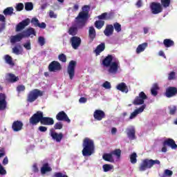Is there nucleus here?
<instances>
[{
  "label": "nucleus",
  "instance_id": "obj_27",
  "mask_svg": "<svg viewBox=\"0 0 177 177\" xmlns=\"http://www.w3.org/2000/svg\"><path fill=\"white\" fill-rule=\"evenodd\" d=\"M12 53L15 55H21L23 52V47H21V44H17L12 49Z\"/></svg>",
  "mask_w": 177,
  "mask_h": 177
},
{
  "label": "nucleus",
  "instance_id": "obj_52",
  "mask_svg": "<svg viewBox=\"0 0 177 177\" xmlns=\"http://www.w3.org/2000/svg\"><path fill=\"white\" fill-rule=\"evenodd\" d=\"M102 86L105 89H111V84H110V82L107 81L103 83Z\"/></svg>",
  "mask_w": 177,
  "mask_h": 177
},
{
  "label": "nucleus",
  "instance_id": "obj_16",
  "mask_svg": "<svg viewBox=\"0 0 177 177\" xmlns=\"http://www.w3.org/2000/svg\"><path fill=\"white\" fill-rule=\"evenodd\" d=\"M30 21H31L30 20V19L27 18L19 22L16 26L17 32H19V31H21V30H24V28H26V27H27V26L30 24Z\"/></svg>",
  "mask_w": 177,
  "mask_h": 177
},
{
  "label": "nucleus",
  "instance_id": "obj_43",
  "mask_svg": "<svg viewBox=\"0 0 177 177\" xmlns=\"http://www.w3.org/2000/svg\"><path fill=\"white\" fill-rule=\"evenodd\" d=\"M160 5H162L163 8H169V5H171V0H160Z\"/></svg>",
  "mask_w": 177,
  "mask_h": 177
},
{
  "label": "nucleus",
  "instance_id": "obj_6",
  "mask_svg": "<svg viewBox=\"0 0 177 177\" xmlns=\"http://www.w3.org/2000/svg\"><path fill=\"white\" fill-rule=\"evenodd\" d=\"M41 96H44V91L38 88H35L29 92L26 101L28 103H33L38 97H41Z\"/></svg>",
  "mask_w": 177,
  "mask_h": 177
},
{
  "label": "nucleus",
  "instance_id": "obj_17",
  "mask_svg": "<svg viewBox=\"0 0 177 177\" xmlns=\"http://www.w3.org/2000/svg\"><path fill=\"white\" fill-rule=\"evenodd\" d=\"M114 18V13L113 12H103L100 15L97 16L99 20H111Z\"/></svg>",
  "mask_w": 177,
  "mask_h": 177
},
{
  "label": "nucleus",
  "instance_id": "obj_10",
  "mask_svg": "<svg viewBox=\"0 0 177 177\" xmlns=\"http://www.w3.org/2000/svg\"><path fill=\"white\" fill-rule=\"evenodd\" d=\"M48 70L50 73H56V71H60L62 70V64L57 61H53L48 65Z\"/></svg>",
  "mask_w": 177,
  "mask_h": 177
},
{
  "label": "nucleus",
  "instance_id": "obj_57",
  "mask_svg": "<svg viewBox=\"0 0 177 177\" xmlns=\"http://www.w3.org/2000/svg\"><path fill=\"white\" fill-rule=\"evenodd\" d=\"M38 131H39V132H46V131H48V127L45 126H40L38 127Z\"/></svg>",
  "mask_w": 177,
  "mask_h": 177
},
{
  "label": "nucleus",
  "instance_id": "obj_14",
  "mask_svg": "<svg viewBox=\"0 0 177 177\" xmlns=\"http://www.w3.org/2000/svg\"><path fill=\"white\" fill-rule=\"evenodd\" d=\"M177 95V88L175 86H169L166 88V91L165 93V95L166 97H174V96H176Z\"/></svg>",
  "mask_w": 177,
  "mask_h": 177
},
{
  "label": "nucleus",
  "instance_id": "obj_13",
  "mask_svg": "<svg viewBox=\"0 0 177 177\" xmlns=\"http://www.w3.org/2000/svg\"><path fill=\"white\" fill-rule=\"evenodd\" d=\"M50 136L52 137L53 140H55L57 143H60L64 136L63 133H56L53 129L50 130Z\"/></svg>",
  "mask_w": 177,
  "mask_h": 177
},
{
  "label": "nucleus",
  "instance_id": "obj_9",
  "mask_svg": "<svg viewBox=\"0 0 177 177\" xmlns=\"http://www.w3.org/2000/svg\"><path fill=\"white\" fill-rule=\"evenodd\" d=\"M146 99H147V95L146 93H145V92L141 91L138 94V96L136 97L133 101V104H134V106H140V104H144Z\"/></svg>",
  "mask_w": 177,
  "mask_h": 177
},
{
  "label": "nucleus",
  "instance_id": "obj_56",
  "mask_svg": "<svg viewBox=\"0 0 177 177\" xmlns=\"http://www.w3.org/2000/svg\"><path fill=\"white\" fill-rule=\"evenodd\" d=\"M24 47L27 50H30V49H31V42H30V41L26 42V44H24Z\"/></svg>",
  "mask_w": 177,
  "mask_h": 177
},
{
  "label": "nucleus",
  "instance_id": "obj_44",
  "mask_svg": "<svg viewBox=\"0 0 177 177\" xmlns=\"http://www.w3.org/2000/svg\"><path fill=\"white\" fill-rule=\"evenodd\" d=\"M25 9L30 12V10H32L34 9V5L31 2H27L25 3Z\"/></svg>",
  "mask_w": 177,
  "mask_h": 177
},
{
  "label": "nucleus",
  "instance_id": "obj_15",
  "mask_svg": "<svg viewBox=\"0 0 177 177\" xmlns=\"http://www.w3.org/2000/svg\"><path fill=\"white\" fill-rule=\"evenodd\" d=\"M93 118L95 121H102V120L106 118V113L100 109H97L93 113Z\"/></svg>",
  "mask_w": 177,
  "mask_h": 177
},
{
  "label": "nucleus",
  "instance_id": "obj_60",
  "mask_svg": "<svg viewBox=\"0 0 177 177\" xmlns=\"http://www.w3.org/2000/svg\"><path fill=\"white\" fill-rule=\"evenodd\" d=\"M174 172L169 169L165 170V175H166V176H172Z\"/></svg>",
  "mask_w": 177,
  "mask_h": 177
},
{
  "label": "nucleus",
  "instance_id": "obj_51",
  "mask_svg": "<svg viewBox=\"0 0 177 177\" xmlns=\"http://www.w3.org/2000/svg\"><path fill=\"white\" fill-rule=\"evenodd\" d=\"M17 91L20 93V92H24L26 91V86L24 85H19L17 87Z\"/></svg>",
  "mask_w": 177,
  "mask_h": 177
},
{
  "label": "nucleus",
  "instance_id": "obj_18",
  "mask_svg": "<svg viewBox=\"0 0 177 177\" xmlns=\"http://www.w3.org/2000/svg\"><path fill=\"white\" fill-rule=\"evenodd\" d=\"M163 146H168L169 147H171V149H173L174 150H176L177 149V145L175 142V140L172 138H167L163 142Z\"/></svg>",
  "mask_w": 177,
  "mask_h": 177
},
{
  "label": "nucleus",
  "instance_id": "obj_11",
  "mask_svg": "<svg viewBox=\"0 0 177 177\" xmlns=\"http://www.w3.org/2000/svg\"><path fill=\"white\" fill-rule=\"evenodd\" d=\"M81 37L78 36H73L70 39V43L73 49H78L81 46Z\"/></svg>",
  "mask_w": 177,
  "mask_h": 177
},
{
  "label": "nucleus",
  "instance_id": "obj_20",
  "mask_svg": "<svg viewBox=\"0 0 177 177\" xmlns=\"http://www.w3.org/2000/svg\"><path fill=\"white\" fill-rule=\"evenodd\" d=\"M23 123L20 120H16L12 123V128L14 132H19L23 129Z\"/></svg>",
  "mask_w": 177,
  "mask_h": 177
},
{
  "label": "nucleus",
  "instance_id": "obj_47",
  "mask_svg": "<svg viewBox=\"0 0 177 177\" xmlns=\"http://www.w3.org/2000/svg\"><path fill=\"white\" fill-rule=\"evenodd\" d=\"M15 9L17 10V12H21V10H23V9H24V4H23L22 3H19L17 4Z\"/></svg>",
  "mask_w": 177,
  "mask_h": 177
},
{
  "label": "nucleus",
  "instance_id": "obj_12",
  "mask_svg": "<svg viewBox=\"0 0 177 177\" xmlns=\"http://www.w3.org/2000/svg\"><path fill=\"white\" fill-rule=\"evenodd\" d=\"M56 120L57 121H64V122H68V124H70L71 122V120L68 118V115H67V113L64 112V111H59L55 116Z\"/></svg>",
  "mask_w": 177,
  "mask_h": 177
},
{
  "label": "nucleus",
  "instance_id": "obj_32",
  "mask_svg": "<svg viewBox=\"0 0 177 177\" xmlns=\"http://www.w3.org/2000/svg\"><path fill=\"white\" fill-rule=\"evenodd\" d=\"M103 160L104 161H108L109 162H114V158H113V153H104L102 156Z\"/></svg>",
  "mask_w": 177,
  "mask_h": 177
},
{
  "label": "nucleus",
  "instance_id": "obj_39",
  "mask_svg": "<svg viewBox=\"0 0 177 177\" xmlns=\"http://www.w3.org/2000/svg\"><path fill=\"white\" fill-rule=\"evenodd\" d=\"M168 109H169V114H170V115H175V114H176V111H177L176 106L172 105V106H168Z\"/></svg>",
  "mask_w": 177,
  "mask_h": 177
},
{
  "label": "nucleus",
  "instance_id": "obj_41",
  "mask_svg": "<svg viewBox=\"0 0 177 177\" xmlns=\"http://www.w3.org/2000/svg\"><path fill=\"white\" fill-rule=\"evenodd\" d=\"M111 153H112V156H115L118 160H120V158H121V149H116L112 151Z\"/></svg>",
  "mask_w": 177,
  "mask_h": 177
},
{
  "label": "nucleus",
  "instance_id": "obj_30",
  "mask_svg": "<svg viewBox=\"0 0 177 177\" xmlns=\"http://www.w3.org/2000/svg\"><path fill=\"white\" fill-rule=\"evenodd\" d=\"M88 37L90 38L91 41H93L95 38H96V30L93 26H90L88 30Z\"/></svg>",
  "mask_w": 177,
  "mask_h": 177
},
{
  "label": "nucleus",
  "instance_id": "obj_38",
  "mask_svg": "<svg viewBox=\"0 0 177 177\" xmlns=\"http://www.w3.org/2000/svg\"><path fill=\"white\" fill-rule=\"evenodd\" d=\"M138 154H136V152H133L130 155V162L131 164H136L138 162Z\"/></svg>",
  "mask_w": 177,
  "mask_h": 177
},
{
  "label": "nucleus",
  "instance_id": "obj_22",
  "mask_svg": "<svg viewBox=\"0 0 177 177\" xmlns=\"http://www.w3.org/2000/svg\"><path fill=\"white\" fill-rule=\"evenodd\" d=\"M145 109H146V104H143L140 108L136 109L133 113H131L129 119L133 120V118H135L138 114H140V113H143V111H145Z\"/></svg>",
  "mask_w": 177,
  "mask_h": 177
},
{
  "label": "nucleus",
  "instance_id": "obj_64",
  "mask_svg": "<svg viewBox=\"0 0 177 177\" xmlns=\"http://www.w3.org/2000/svg\"><path fill=\"white\" fill-rule=\"evenodd\" d=\"M5 28H6L5 23L1 24V26H0V32H2V31H3V30H5Z\"/></svg>",
  "mask_w": 177,
  "mask_h": 177
},
{
  "label": "nucleus",
  "instance_id": "obj_33",
  "mask_svg": "<svg viewBox=\"0 0 177 177\" xmlns=\"http://www.w3.org/2000/svg\"><path fill=\"white\" fill-rule=\"evenodd\" d=\"M8 77L7 78V81L8 82H17V81H19V77H16V75H15V74L13 73H8Z\"/></svg>",
  "mask_w": 177,
  "mask_h": 177
},
{
  "label": "nucleus",
  "instance_id": "obj_1",
  "mask_svg": "<svg viewBox=\"0 0 177 177\" xmlns=\"http://www.w3.org/2000/svg\"><path fill=\"white\" fill-rule=\"evenodd\" d=\"M91 10V6L84 5L82 7L78 15L75 18V23L76 26H71L69 28L68 34L75 37L78 34V28H84L86 26L88 20H89V12Z\"/></svg>",
  "mask_w": 177,
  "mask_h": 177
},
{
  "label": "nucleus",
  "instance_id": "obj_5",
  "mask_svg": "<svg viewBox=\"0 0 177 177\" xmlns=\"http://www.w3.org/2000/svg\"><path fill=\"white\" fill-rule=\"evenodd\" d=\"M160 164H161V162H160L158 160L146 158L142 161L138 169L140 172H143L146 171V169H151V168H153V166L156 165H160Z\"/></svg>",
  "mask_w": 177,
  "mask_h": 177
},
{
  "label": "nucleus",
  "instance_id": "obj_28",
  "mask_svg": "<svg viewBox=\"0 0 177 177\" xmlns=\"http://www.w3.org/2000/svg\"><path fill=\"white\" fill-rule=\"evenodd\" d=\"M104 49H106V44L104 43H101L94 50L95 55L99 56V55H100V53H102Z\"/></svg>",
  "mask_w": 177,
  "mask_h": 177
},
{
  "label": "nucleus",
  "instance_id": "obj_61",
  "mask_svg": "<svg viewBox=\"0 0 177 177\" xmlns=\"http://www.w3.org/2000/svg\"><path fill=\"white\" fill-rule=\"evenodd\" d=\"M136 6H137V8H142V6H143V2L142 1V0H138Z\"/></svg>",
  "mask_w": 177,
  "mask_h": 177
},
{
  "label": "nucleus",
  "instance_id": "obj_40",
  "mask_svg": "<svg viewBox=\"0 0 177 177\" xmlns=\"http://www.w3.org/2000/svg\"><path fill=\"white\" fill-rule=\"evenodd\" d=\"M103 26H104V21L99 19L95 22V27H96L97 30H101V28H103Z\"/></svg>",
  "mask_w": 177,
  "mask_h": 177
},
{
  "label": "nucleus",
  "instance_id": "obj_50",
  "mask_svg": "<svg viewBox=\"0 0 177 177\" xmlns=\"http://www.w3.org/2000/svg\"><path fill=\"white\" fill-rule=\"evenodd\" d=\"M30 21H31L32 24H33V26H35V27H38V25L39 24V20H38V19H37L35 17L32 18Z\"/></svg>",
  "mask_w": 177,
  "mask_h": 177
},
{
  "label": "nucleus",
  "instance_id": "obj_42",
  "mask_svg": "<svg viewBox=\"0 0 177 177\" xmlns=\"http://www.w3.org/2000/svg\"><path fill=\"white\" fill-rule=\"evenodd\" d=\"M104 169V172H109V171H111V169H114V166L113 165L105 164L102 166Z\"/></svg>",
  "mask_w": 177,
  "mask_h": 177
},
{
  "label": "nucleus",
  "instance_id": "obj_34",
  "mask_svg": "<svg viewBox=\"0 0 177 177\" xmlns=\"http://www.w3.org/2000/svg\"><path fill=\"white\" fill-rule=\"evenodd\" d=\"M147 48V43H143L142 44L138 45L136 48V53L139 55V53H142V52H145V49Z\"/></svg>",
  "mask_w": 177,
  "mask_h": 177
},
{
  "label": "nucleus",
  "instance_id": "obj_19",
  "mask_svg": "<svg viewBox=\"0 0 177 177\" xmlns=\"http://www.w3.org/2000/svg\"><path fill=\"white\" fill-rule=\"evenodd\" d=\"M6 95L3 93H0V111H3L6 109Z\"/></svg>",
  "mask_w": 177,
  "mask_h": 177
},
{
  "label": "nucleus",
  "instance_id": "obj_25",
  "mask_svg": "<svg viewBox=\"0 0 177 177\" xmlns=\"http://www.w3.org/2000/svg\"><path fill=\"white\" fill-rule=\"evenodd\" d=\"M116 89H118V91H120V92H123L124 93H128V92H129L128 86H127V84L124 82L118 84L116 86Z\"/></svg>",
  "mask_w": 177,
  "mask_h": 177
},
{
  "label": "nucleus",
  "instance_id": "obj_36",
  "mask_svg": "<svg viewBox=\"0 0 177 177\" xmlns=\"http://www.w3.org/2000/svg\"><path fill=\"white\" fill-rule=\"evenodd\" d=\"M4 60L7 64H9L10 66H15V62H13V58L10 57L9 55H6L4 56Z\"/></svg>",
  "mask_w": 177,
  "mask_h": 177
},
{
  "label": "nucleus",
  "instance_id": "obj_63",
  "mask_svg": "<svg viewBox=\"0 0 177 177\" xmlns=\"http://www.w3.org/2000/svg\"><path fill=\"white\" fill-rule=\"evenodd\" d=\"M87 100L86 97H82L80 98L79 102L80 103H86Z\"/></svg>",
  "mask_w": 177,
  "mask_h": 177
},
{
  "label": "nucleus",
  "instance_id": "obj_4",
  "mask_svg": "<svg viewBox=\"0 0 177 177\" xmlns=\"http://www.w3.org/2000/svg\"><path fill=\"white\" fill-rule=\"evenodd\" d=\"M83 149L82 151L84 157H88L93 154L95 151V144L93 141L88 138H85L83 140Z\"/></svg>",
  "mask_w": 177,
  "mask_h": 177
},
{
  "label": "nucleus",
  "instance_id": "obj_55",
  "mask_svg": "<svg viewBox=\"0 0 177 177\" xmlns=\"http://www.w3.org/2000/svg\"><path fill=\"white\" fill-rule=\"evenodd\" d=\"M168 80L169 81H172V80H175V72L172 71L169 73Z\"/></svg>",
  "mask_w": 177,
  "mask_h": 177
},
{
  "label": "nucleus",
  "instance_id": "obj_53",
  "mask_svg": "<svg viewBox=\"0 0 177 177\" xmlns=\"http://www.w3.org/2000/svg\"><path fill=\"white\" fill-rule=\"evenodd\" d=\"M53 177H68V176L64 174L62 172H55L54 173Z\"/></svg>",
  "mask_w": 177,
  "mask_h": 177
},
{
  "label": "nucleus",
  "instance_id": "obj_35",
  "mask_svg": "<svg viewBox=\"0 0 177 177\" xmlns=\"http://www.w3.org/2000/svg\"><path fill=\"white\" fill-rule=\"evenodd\" d=\"M163 44L165 48H171V46H174L175 45V42L174 41V40H171L170 39H165L163 41Z\"/></svg>",
  "mask_w": 177,
  "mask_h": 177
},
{
  "label": "nucleus",
  "instance_id": "obj_21",
  "mask_svg": "<svg viewBox=\"0 0 177 177\" xmlns=\"http://www.w3.org/2000/svg\"><path fill=\"white\" fill-rule=\"evenodd\" d=\"M23 38H24L23 33H19L16 35L11 36L10 38V42L12 44H16V42H20Z\"/></svg>",
  "mask_w": 177,
  "mask_h": 177
},
{
  "label": "nucleus",
  "instance_id": "obj_62",
  "mask_svg": "<svg viewBox=\"0 0 177 177\" xmlns=\"http://www.w3.org/2000/svg\"><path fill=\"white\" fill-rule=\"evenodd\" d=\"M37 27H39V28H46V24H45V22H42L41 24L39 23Z\"/></svg>",
  "mask_w": 177,
  "mask_h": 177
},
{
  "label": "nucleus",
  "instance_id": "obj_24",
  "mask_svg": "<svg viewBox=\"0 0 177 177\" xmlns=\"http://www.w3.org/2000/svg\"><path fill=\"white\" fill-rule=\"evenodd\" d=\"M113 33H114V26L111 24L106 25L104 30V35H106V37H110L111 35H113Z\"/></svg>",
  "mask_w": 177,
  "mask_h": 177
},
{
  "label": "nucleus",
  "instance_id": "obj_23",
  "mask_svg": "<svg viewBox=\"0 0 177 177\" xmlns=\"http://www.w3.org/2000/svg\"><path fill=\"white\" fill-rule=\"evenodd\" d=\"M40 172L41 175H45L48 172H52V167L49 165V163L46 162L43 164L42 167L40 169Z\"/></svg>",
  "mask_w": 177,
  "mask_h": 177
},
{
  "label": "nucleus",
  "instance_id": "obj_49",
  "mask_svg": "<svg viewBox=\"0 0 177 177\" xmlns=\"http://www.w3.org/2000/svg\"><path fill=\"white\" fill-rule=\"evenodd\" d=\"M38 44H39L40 46H44L45 45V38L44 37H38Z\"/></svg>",
  "mask_w": 177,
  "mask_h": 177
},
{
  "label": "nucleus",
  "instance_id": "obj_45",
  "mask_svg": "<svg viewBox=\"0 0 177 177\" xmlns=\"http://www.w3.org/2000/svg\"><path fill=\"white\" fill-rule=\"evenodd\" d=\"M58 59L59 62H62V63H66V62H67V57L64 53L59 54L58 55Z\"/></svg>",
  "mask_w": 177,
  "mask_h": 177
},
{
  "label": "nucleus",
  "instance_id": "obj_54",
  "mask_svg": "<svg viewBox=\"0 0 177 177\" xmlns=\"http://www.w3.org/2000/svg\"><path fill=\"white\" fill-rule=\"evenodd\" d=\"M49 17H50V19H57V15L55 13V12L50 10L49 11Z\"/></svg>",
  "mask_w": 177,
  "mask_h": 177
},
{
  "label": "nucleus",
  "instance_id": "obj_7",
  "mask_svg": "<svg viewBox=\"0 0 177 177\" xmlns=\"http://www.w3.org/2000/svg\"><path fill=\"white\" fill-rule=\"evenodd\" d=\"M162 7V5L158 2H152L149 5L152 15H158L159 13H161L163 10Z\"/></svg>",
  "mask_w": 177,
  "mask_h": 177
},
{
  "label": "nucleus",
  "instance_id": "obj_37",
  "mask_svg": "<svg viewBox=\"0 0 177 177\" xmlns=\"http://www.w3.org/2000/svg\"><path fill=\"white\" fill-rule=\"evenodd\" d=\"M13 10V7H8L3 11V13L5 16H12Z\"/></svg>",
  "mask_w": 177,
  "mask_h": 177
},
{
  "label": "nucleus",
  "instance_id": "obj_59",
  "mask_svg": "<svg viewBox=\"0 0 177 177\" xmlns=\"http://www.w3.org/2000/svg\"><path fill=\"white\" fill-rule=\"evenodd\" d=\"M0 175H6V170L3 168V166L0 163Z\"/></svg>",
  "mask_w": 177,
  "mask_h": 177
},
{
  "label": "nucleus",
  "instance_id": "obj_58",
  "mask_svg": "<svg viewBox=\"0 0 177 177\" xmlns=\"http://www.w3.org/2000/svg\"><path fill=\"white\" fill-rule=\"evenodd\" d=\"M32 171L35 172V174H37V172H39V169H38V166L37 163H34L32 165Z\"/></svg>",
  "mask_w": 177,
  "mask_h": 177
},
{
  "label": "nucleus",
  "instance_id": "obj_46",
  "mask_svg": "<svg viewBox=\"0 0 177 177\" xmlns=\"http://www.w3.org/2000/svg\"><path fill=\"white\" fill-rule=\"evenodd\" d=\"M113 27L116 32H121V24L120 23L115 22L113 24Z\"/></svg>",
  "mask_w": 177,
  "mask_h": 177
},
{
  "label": "nucleus",
  "instance_id": "obj_26",
  "mask_svg": "<svg viewBox=\"0 0 177 177\" xmlns=\"http://www.w3.org/2000/svg\"><path fill=\"white\" fill-rule=\"evenodd\" d=\"M24 35V38H26L30 37V35H37V33L35 32V29L33 28H29L26 31L22 32Z\"/></svg>",
  "mask_w": 177,
  "mask_h": 177
},
{
  "label": "nucleus",
  "instance_id": "obj_48",
  "mask_svg": "<svg viewBox=\"0 0 177 177\" xmlns=\"http://www.w3.org/2000/svg\"><path fill=\"white\" fill-rule=\"evenodd\" d=\"M54 129H63V123L57 122L54 124Z\"/></svg>",
  "mask_w": 177,
  "mask_h": 177
},
{
  "label": "nucleus",
  "instance_id": "obj_8",
  "mask_svg": "<svg viewBox=\"0 0 177 177\" xmlns=\"http://www.w3.org/2000/svg\"><path fill=\"white\" fill-rule=\"evenodd\" d=\"M75 67H77V61L71 60L67 67V73L70 80H73L75 75Z\"/></svg>",
  "mask_w": 177,
  "mask_h": 177
},
{
  "label": "nucleus",
  "instance_id": "obj_31",
  "mask_svg": "<svg viewBox=\"0 0 177 177\" xmlns=\"http://www.w3.org/2000/svg\"><path fill=\"white\" fill-rule=\"evenodd\" d=\"M158 91H160V87L157 83L153 84L151 88V93L152 96H157L158 95Z\"/></svg>",
  "mask_w": 177,
  "mask_h": 177
},
{
  "label": "nucleus",
  "instance_id": "obj_2",
  "mask_svg": "<svg viewBox=\"0 0 177 177\" xmlns=\"http://www.w3.org/2000/svg\"><path fill=\"white\" fill-rule=\"evenodd\" d=\"M39 122L41 125L50 126L55 124V120L50 117L44 116V112L38 111L29 118V124L32 127H35Z\"/></svg>",
  "mask_w": 177,
  "mask_h": 177
},
{
  "label": "nucleus",
  "instance_id": "obj_29",
  "mask_svg": "<svg viewBox=\"0 0 177 177\" xmlns=\"http://www.w3.org/2000/svg\"><path fill=\"white\" fill-rule=\"evenodd\" d=\"M127 133L128 138L131 140H135V139H136V136H135V133H136V131H135L134 127L127 129Z\"/></svg>",
  "mask_w": 177,
  "mask_h": 177
},
{
  "label": "nucleus",
  "instance_id": "obj_3",
  "mask_svg": "<svg viewBox=\"0 0 177 177\" xmlns=\"http://www.w3.org/2000/svg\"><path fill=\"white\" fill-rule=\"evenodd\" d=\"M113 55H108L102 62V64L104 67H109L108 68L109 74L118 73V69L120 68V62H113Z\"/></svg>",
  "mask_w": 177,
  "mask_h": 177
}]
</instances>
